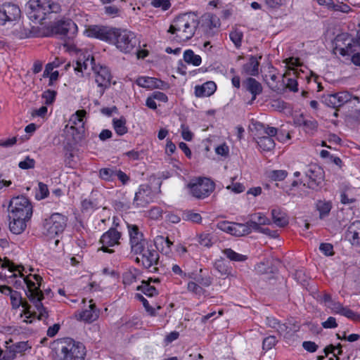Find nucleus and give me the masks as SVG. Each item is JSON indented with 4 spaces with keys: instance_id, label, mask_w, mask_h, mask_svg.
Masks as SVG:
<instances>
[{
    "instance_id": "ea45409f",
    "label": "nucleus",
    "mask_w": 360,
    "mask_h": 360,
    "mask_svg": "<svg viewBox=\"0 0 360 360\" xmlns=\"http://www.w3.org/2000/svg\"><path fill=\"white\" fill-rule=\"evenodd\" d=\"M243 37V32L238 30H234L229 34L230 39L232 41L236 48L240 47Z\"/></svg>"
},
{
    "instance_id": "f8f14e48",
    "label": "nucleus",
    "mask_w": 360,
    "mask_h": 360,
    "mask_svg": "<svg viewBox=\"0 0 360 360\" xmlns=\"http://www.w3.org/2000/svg\"><path fill=\"white\" fill-rule=\"evenodd\" d=\"M19 7L11 3H6L0 6V25H4L6 22L14 21L20 16Z\"/></svg>"
},
{
    "instance_id": "13d9d810",
    "label": "nucleus",
    "mask_w": 360,
    "mask_h": 360,
    "mask_svg": "<svg viewBox=\"0 0 360 360\" xmlns=\"http://www.w3.org/2000/svg\"><path fill=\"white\" fill-rule=\"evenodd\" d=\"M319 250L326 256L333 255V246L330 243H321Z\"/></svg>"
},
{
    "instance_id": "2f4dec72",
    "label": "nucleus",
    "mask_w": 360,
    "mask_h": 360,
    "mask_svg": "<svg viewBox=\"0 0 360 360\" xmlns=\"http://www.w3.org/2000/svg\"><path fill=\"white\" fill-rule=\"evenodd\" d=\"M137 290L141 291L148 297H153L158 295V290L156 288L151 285L148 281H143L141 285L136 288Z\"/></svg>"
},
{
    "instance_id": "603ef678",
    "label": "nucleus",
    "mask_w": 360,
    "mask_h": 360,
    "mask_svg": "<svg viewBox=\"0 0 360 360\" xmlns=\"http://www.w3.org/2000/svg\"><path fill=\"white\" fill-rule=\"evenodd\" d=\"M136 276L131 271H126L122 276V282L125 285H129L136 281Z\"/></svg>"
},
{
    "instance_id": "473e14b6",
    "label": "nucleus",
    "mask_w": 360,
    "mask_h": 360,
    "mask_svg": "<svg viewBox=\"0 0 360 360\" xmlns=\"http://www.w3.org/2000/svg\"><path fill=\"white\" fill-rule=\"evenodd\" d=\"M299 329V326L295 324H292L290 322L281 324L279 323L278 327L277 328V331L281 334L283 335L285 337L288 334H290L294 333Z\"/></svg>"
},
{
    "instance_id": "f704fd0d",
    "label": "nucleus",
    "mask_w": 360,
    "mask_h": 360,
    "mask_svg": "<svg viewBox=\"0 0 360 360\" xmlns=\"http://www.w3.org/2000/svg\"><path fill=\"white\" fill-rule=\"evenodd\" d=\"M255 269L257 271V273L260 274H267L269 273L270 274H275L277 271V269L274 266H270L269 265V262H262L259 264H257L255 266Z\"/></svg>"
},
{
    "instance_id": "1a4fd4ad",
    "label": "nucleus",
    "mask_w": 360,
    "mask_h": 360,
    "mask_svg": "<svg viewBox=\"0 0 360 360\" xmlns=\"http://www.w3.org/2000/svg\"><path fill=\"white\" fill-rule=\"evenodd\" d=\"M256 129L259 134L257 138V143L259 146L266 151L274 149L276 144L273 137L277 134V128L259 123L257 124Z\"/></svg>"
},
{
    "instance_id": "c9c22d12",
    "label": "nucleus",
    "mask_w": 360,
    "mask_h": 360,
    "mask_svg": "<svg viewBox=\"0 0 360 360\" xmlns=\"http://www.w3.org/2000/svg\"><path fill=\"white\" fill-rule=\"evenodd\" d=\"M331 207V204L329 202L319 200L316 202V209L319 212V217L321 219H323L326 216L328 215Z\"/></svg>"
},
{
    "instance_id": "9d476101",
    "label": "nucleus",
    "mask_w": 360,
    "mask_h": 360,
    "mask_svg": "<svg viewBox=\"0 0 360 360\" xmlns=\"http://www.w3.org/2000/svg\"><path fill=\"white\" fill-rule=\"evenodd\" d=\"M191 195L196 198L207 197L214 189V184L208 178H198L188 184Z\"/></svg>"
},
{
    "instance_id": "de8ad7c7",
    "label": "nucleus",
    "mask_w": 360,
    "mask_h": 360,
    "mask_svg": "<svg viewBox=\"0 0 360 360\" xmlns=\"http://www.w3.org/2000/svg\"><path fill=\"white\" fill-rule=\"evenodd\" d=\"M340 315H342L354 321H360V314L353 311L347 307L344 308Z\"/></svg>"
},
{
    "instance_id": "cd10ccee",
    "label": "nucleus",
    "mask_w": 360,
    "mask_h": 360,
    "mask_svg": "<svg viewBox=\"0 0 360 360\" xmlns=\"http://www.w3.org/2000/svg\"><path fill=\"white\" fill-rule=\"evenodd\" d=\"M9 296L13 308H18L21 305L26 311L30 312V305L26 301L22 300L19 292L13 290Z\"/></svg>"
},
{
    "instance_id": "393cba45",
    "label": "nucleus",
    "mask_w": 360,
    "mask_h": 360,
    "mask_svg": "<svg viewBox=\"0 0 360 360\" xmlns=\"http://www.w3.org/2000/svg\"><path fill=\"white\" fill-rule=\"evenodd\" d=\"M262 58V56H251L249 58V61L244 64L243 66V70L247 74L251 76H257L259 73V61Z\"/></svg>"
},
{
    "instance_id": "39448f33",
    "label": "nucleus",
    "mask_w": 360,
    "mask_h": 360,
    "mask_svg": "<svg viewBox=\"0 0 360 360\" xmlns=\"http://www.w3.org/2000/svg\"><path fill=\"white\" fill-rule=\"evenodd\" d=\"M27 15L34 22L44 24L43 21L51 13H59L61 6L51 0H30L26 4Z\"/></svg>"
},
{
    "instance_id": "c756f323",
    "label": "nucleus",
    "mask_w": 360,
    "mask_h": 360,
    "mask_svg": "<svg viewBox=\"0 0 360 360\" xmlns=\"http://www.w3.org/2000/svg\"><path fill=\"white\" fill-rule=\"evenodd\" d=\"M214 266L221 276H232L231 274V269L229 266L228 264L224 259L221 258L220 259H217L214 262Z\"/></svg>"
},
{
    "instance_id": "9b49d317",
    "label": "nucleus",
    "mask_w": 360,
    "mask_h": 360,
    "mask_svg": "<svg viewBox=\"0 0 360 360\" xmlns=\"http://www.w3.org/2000/svg\"><path fill=\"white\" fill-rule=\"evenodd\" d=\"M52 34L72 37L77 32V25L70 19H61L51 26Z\"/></svg>"
},
{
    "instance_id": "6e6552de",
    "label": "nucleus",
    "mask_w": 360,
    "mask_h": 360,
    "mask_svg": "<svg viewBox=\"0 0 360 360\" xmlns=\"http://www.w3.org/2000/svg\"><path fill=\"white\" fill-rule=\"evenodd\" d=\"M8 210L11 214L8 215L9 219L17 217L31 219L32 215V205L30 201L23 195L13 198L9 203Z\"/></svg>"
},
{
    "instance_id": "e433bc0d",
    "label": "nucleus",
    "mask_w": 360,
    "mask_h": 360,
    "mask_svg": "<svg viewBox=\"0 0 360 360\" xmlns=\"http://www.w3.org/2000/svg\"><path fill=\"white\" fill-rule=\"evenodd\" d=\"M297 123L299 124H303L307 132H312L315 131L318 126V123L315 120H304L302 117H300L297 120Z\"/></svg>"
},
{
    "instance_id": "72a5a7b5",
    "label": "nucleus",
    "mask_w": 360,
    "mask_h": 360,
    "mask_svg": "<svg viewBox=\"0 0 360 360\" xmlns=\"http://www.w3.org/2000/svg\"><path fill=\"white\" fill-rule=\"evenodd\" d=\"M222 252L231 261L243 262L247 259V256L237 253L231 248L224 249Z\"/></svg>"
},
{
    "instance_id": "4468645a",
    "label": "nucleus",
    "mask_w": 360,
    "mask_h": 360,
    "mask_svg": "<svg viewBox=\"0 0 360 360\" xmlns=\"http://www.w3.org/2000/svg\"><path fill=\"white\" fill-rule=\"evenodd\" d=\"M86 114V112L85 110H79L76 111L75 114L72 115L70 120L74 124L78 125V127L75 126L70 127V130L72 131L73 139L75 141H81L84 137V127L83 118L85 117Z\"/></svg>"
},
{
    "instance_id": "680f3d73",
    "label": "nucleus",
    "mask_w": 360,
    "mask_h": 360,
    "mask_svg": "<svg viewBox=\"0 0 360 360\" xmlns=\"http://www.w3.org/2000/svg\"><path fill=\"white\" fill-rule=\"evenodd\" d=\"M321 325L324 328H335L338 326L336 319L333 316L328 317L326 321L322 322Z\"/></svg>"
},
{
    "instance_id": "69168bd1",
    "label": "nucleus",
    "mask_w": 360,
    "mask_h": 360,
    "mask_svg": "<svg viewBox=\"0 0 360 360\" xmlns=\"http://www.w3.org/2000/svg\"><path fill=\"white\" fill-rule=\"evenodd\" d=\"M226 189L231 190L236 193H240L245 191V186L240 183L233 184L226 186Z\"/></svg>"
},
{
    "instance_id": "864d4df0",
    "label": "nucleus",
    "mask_w": 360,
    "mask_h": 360,
    "mask_svg": "<svg viewBox=\"0 0 360 360\" xmlns=\"http://www.w3.org/2000/svg\"><path fill=\"white\" fill-rule=\"evenodd\" d=\"M335 94L337 101L340 104V107L344 105L345 103L349 101L351 99V95L347 91L338 92Z\"/></svg>"
},
{
    "instance_id": "bf43d9fd",
    "label": "nucleus",
    "mask_w": 360,
    "mask_h": 360,
    "mask_svg": "<svg viewBox=\"0 0 360 360\" xmlns=\"http://www.w3.org/2000/svg\"><path fill=\"white\" fill-rule=\"evenodd\" d=\"M330 9L335 11H340V12L345 13H349V11L351 10L350 7L347 4H343V3H339L337 4H335L334 3H333V5H332Z\"/></svg>"
},
{
    "instance_id": "4d7b16f0",
    "label": "nucleus",
    "mask_w": 360,
    "mask_h": 360,
    "mask_svg": "<svg viewBox=\"0 0 360 360\" xmlns=\"http://www.w3.org/2000/svg\"><path fill=\"white\" fill-rule=\"evenodd\" d=\"M217 226L219 229L231 234L233 231V223L227 221H219Z\"/></svg>"
},
{
    "instance_id": "5701e85b",
    "label": "nucleus",
    "mask_w": 360,
    "mask_h": 360,
    "mask_svg": "<svg viewBox=\"0 0 360 360\" xmlns=\"http://www.w3.org/2000/svg\"><path fill=\"white\" fill-rule=\"evenodd\" d=\"M245 89L252 94V101L262 92V86L255 79L248 77L243 82Z\"/></svg>"
},
{
    "instance_id": "f257e3e1",
    "label": "nucleus",
    "mask_w": 360,
    "mask_h": 360,
    "mask_svg": "<svg viewBox=\"0 0 360 360\" xmlns=\"http://www.w3.org/2000/svg\"><path fill=\"white\" fill-rule=\"evenodd\" d=\"M0 266L1 269H8L11 273H13L9 277H17L18 275L24 278V282L27 285V290H25L26 295L31 302L33 303L36 311H33L32 315L37 316L38 319L42 320L47 318L48 312L46 308L41 303L44 299V295L41 290L42 278L37 274L33 275V278L36 283L30 280L28 277H24L22 271L24 267L22 265H15L12 261L7 257L4 259L0 257ZM2 276L0 273V278Z\"/></svg>"
},
{
    "instance_id": "6ab92c4d",
    "label": "nucleus",
    "mask_w": 360,
    "mask_h": 360,
    "mask_svg": "<svg viewBox=\"0 0 360 360\" xmlns=\"http://www.w3.org/2000/svg\"><path fill=\"white\" fill-rule=\"evenodd\" d=\"M136 84L147 89H164L167 84L163 81L155 77H140L136 79Z\"/></svg>"
},
{
    "instance_id": "8fccbe9b",
    "label": "nucleus",
    "mask_w": 360,
    "mask_h": 360,
    "mask_svg": "<svg viewBox=\"0 0 360 360\" xmlns=\"http://www.w3.org/2000/svg\"><path fill=\"white\" fill-rule=\"evenodd\" d=\"M285 170H274L270 172V178L274 181H282L287 176Z\"/></svg>"
},
{
    "instance_id": "37998d69",
    "label": "nucleus",
    "mask_w": 360,
    "mask_h": 360,
    "mask_svg": "<svg viewBox=\"0 0 360 360\" xmlns=\"http://www.w3.org/2000/svg\"><path fill=\"white\" fill-rule=\"evenodd\" d=\"M136 297L142 302L146 311L152 316L156 315L155 309L152 307L148 300L141 294H136Z\"/></svg>"
},
{
    "instance_id": "c03bdc74",
    "label": "nucleus",
    "mask_w": 360,
    "mask_h": 360,
    "mask_svg": "<svg viewBox=\"0 0 360 360\" xmlns=\"http://www.w3.org/2000/svg\"><path fill=\"white\" fill-rule=\"evenodd\" d=\"M277 340L275 336L269 335L265 338L262 342V349L268 351L276 345Z\"/></svg>"
},
{
    "instance_id": "49530a36",
    "label": "nucleus",
    "mask_w": 360,
    "mask_h": 360,
    "mask_svg": "<svg viewBox=\"0 0 360 360\" xmlns=\"http://www.w3.org/2000/svg\"><path fill=\"white\" fill-rule=\"evenodd\" d=\"M39 192L36 193V198L41 200L46 198L49 193L47 185L39 182Z\"/></svg>"
},
{
    "instance_id": "4be33fe9",
    "label": "nucleus",
    "mask_w": 360,
    "mask_h": 360,
    "mask_svg": "<svg viewBox=\"0 0 360 360\" xmlns=\"http://www.w3.org/2000/svg\"><path fill=\"white\" fill-rule=\"evenodd\" d=\"M346 236L352 245L360 247V221H354L348 227Z\"/></svg>"
},
{
    "instance_id": "2eb2a0df",
    "label": "nucleus",
    "mask_w": 360,
    "mask_h": 360,
    "mask_svg": "<svg viewBox=\"0 0 360 360\" xmlns=\"http://www.w3.org/2000/svg\"><path fill=\"white\" fill-rule=\"evenodd\" d=\"M110 70L105 67H101L99 70L95 72V82L100 88V95L102 96L105 90L110 87L111 81Z\"/></svg>"
},
{
    "instance_id": "052dcab7",
    "label": "nucleus",
    "mask_w": 360,
    "mask_h": 360,
    "mask_svg": "<svg viewBox=\"0 0 360 360\" xmlns=\"http://www.w3.org/2000/svg\"><path fill=\"white\" fill-rule=\"evenodd\" d=\"M187 288L188 291L197 295H200L203 292L202 288L193 281H191L188 283Z\"/></svg>"
},
{
    "instance_id": "7c9ffc66",
    "label": "nucleus",
    "mask_w": 360,
    "mask_h": 360,
    "mask_svg": "<svg viewBox=\"0 0 360 360\" xmlns=\"http://www.w3.org/2000/svg\"><path fill=\"white\" fill-rule=\"evenodd\" d=\"M112 124L115 132L119 136H122L127 132L126 119L124 117H121L120 119L114 118L112 120Z\"/></svg>"
},
{
    "instance_id": "aec40b11",
    "label": "nucleus",
    "mask_w": 360,
    "mask_h": 360,
    "mask_svg": "<svg viewBox=\"0 0 360 360\" xmlns=\"http://www.w3.org/2000/svg\"><path fill=\"white\" fill-rule=\"evenodd\" d=\"M272 222L278 227L283 228L289 223L288 214L280 207H276L271 210Z\"/></svg>"
},
{
    "instance_id": "f3484780",
    "label": "nucleus",
    "mask_w": 360,
    "mask_h": 360,
    "mask_svg": "<svg viewBox=\"0 0 360 360\" xmlns=\"http://www.w3.org/2000/svg\"><path fill=\"white\" fill-rule=\"evenodd\" d=\"M127 228L129 235L131 249L141 245L143 242L148 241L144 238L143 234L139 231V229L136 225L127 224Z\"/></svg>"
},
{
    "instance_id": "4c0bfd02",
    "label": "nucleus",
    "mask_w": 360,
    "mask_h": 360,
    "mask_svg": "<svg viewBox=\"0 0 360 360\" xmlns=\"http://www.w3.org/2000/svg\"><path fill=\"white\" fill-rule=\"evenodd\" d=\"M233 231L231 235L242 236L249 234V229L245 224L233 223Z\"/></svg>"
},
{
    "instance_id": "338daca9",
    "label": "nucleus",
    "mask_w": 360,
    "mask_h": 360,
    "mask_svg": "<svg viewBox=\"0 0 360 360\" xmlns=\"http://www.w3.org/2000/svg\"><path fill=\"white\" fill-rule=\"evenodd\" d=\"M198 242L201 245L205 247H210L212 245L211 239L208 234H201L199 236Z\"/></svg>"
},
{
    "instance_id": "0e129e2a",
    "label": "nucleus",
    "mask_w": 360,
    "mask_h": 360,
    "mask_svg": "<svg viewBox=\"0 0 360 360\" xmlns=\"http://www.w3.org/2000/svg\"><path fill=\"white\" fill-rule=\"evenodd\" d=\"M152 98L160 102L166 103L168 101L167 96L161 91H154L151 94Z\"/></svg>"
},
{
    "instance_id": "a211bd4d",
    "label": "nucleus",
    "mask_w": 360,
    "mask_h": 360,
    "mask_svg": "<svg viewBox=\"0 0 360 360\" xmlns=\"http://www.w3.org/2000/svg\"><path fill=\"white\" fill-rule=\"evenodd\" d=\"M150 193V189L148 186H140L139 191L135 193L134 205H135L137 207H146L150 202L148 199Z\"/></svg>"
},
{
    "instance_id": "412c9836",
    "label": "nucleus",
    "mask_w": 360,
    "mask_h": 360,
    "mask_svg": "<svg viewBox=\"0 0 360 360\" xmlns=\"http://www.w3.org/2000/svg\"><path fill=\"white\" fill-rule=\"evenodd\" d=\"M30 347L28 345L27 342H18L11 346L7 347V350L4 352L3 359L11 360L14 359L16 353H21L25 352Z\"/></svg>"
},
{
    "instance_id": "f03ea898",
    "label": "nucleus",
    "mask_w": 360,
    "mask_h": 360,
    "mask_svg": "<svg viewBox=\"0 0 360 360\" xmlns=\"http://www.w3.org/2000/svg\"><path fill=\"white\" fill-rule=\"evenodd\" d=\"M87 35L114 44L124 53H131L137 45L134 32L109 27L94 25L86 30Z\"/></svg>"
},
{
    "instance_id": "bb28decb",
    "label": "nucleus",
    "mask_w": 360,
    "mask_h": 360,
    "mask_svg": "<svg viewBox=\"0 0 360 360\" xmlns=\"http://www.w3.org/2000/svg\"><path fill=\"white\" fill-rule=\"evenodd\" d=\"M89 302V309H85L79 314V319L91 323L98 319L99 310L96 308V304L93 303V300H91Z\"/></svg>"
},
{
    "instance_id": "a878e982",
    "label": "nucleus",
    "mask_w": 360,
    "mask_h": 360,
    "mask_svg": "<svg viewBox=\"0 0 360 360\" xmlns=\"http://www.w3.org/2000/svg\"><path fill=\"white\" fill-rule=\"evenodd\" d=\"M216 89V84L212 81H209L201 86H196L195 87V95L197 97L210 96L214 93Z\"/></svg>"
},
{
    "instance_id": "b1692460",
    "label": "nucleus",
    "mask_w": 360,
    "mask_h": 360,
    "mask_svg": "<svg viewBox=\"0 0 360 360\" xmlns=\"http://www.w3.org/2000/svg\"><path fill=\"white\" fill-rule=\"evenodd\" d=\"M30 219L23 218V217H11V219H9V229L10 231L16 235L22 233L26 229L27 224L26 222L28 221Z\"/></svg>"
},
{
    "instance_id": "423d86ee",
    "label": "nucleus",
    "mask_w": 360,
    "mask_h": 360,
    "mask_svg": "<svg viewBox=\"0 0 360 360\" xmlns=\"http://www.w3.org/2000/svg\"><path fill=\"white\" fill-rule=\"evenodd\" d=\"M68 218L60 213H53L45 218L42 224V233L49 238L61 234L66 228Z\"/></svg>"
},
{
    "instance_id": "774afa93",
    "label": "nucleus",
    "mask_w": 360,
    "mask_h": 360,
    "mask_svg": "<svg viewBox=\"0 0 360 360\" xmlns=\"http://www.w3.org/2000/svg\"><path fill=\"white\" fill-rule=\"evenodd\" d=\"M215 152L217 155H220L222 156H226L229 154V147L226 145V143L221 144L215 148Z\"/></svg>"
},
{
    "instance_id": "20e7f679",
    "label": "nucleus",
    "mask_w": 360,
    "mask_h": 360,
    "mask_svg": "<svg viewBox=\"0 0 360 360\" xmlns=\"http://www.w3.org/2000/svg\"><path fill=\"white\" fill-rule=\"evenodd\" d=\"M199 25V20L194 13H186L176 17L169 26L168 32L176 34L180 41L191 39Z\"/></svg>"
},
{
    "instance_id": "c85d7f7f",
    "label": "nucleus",
    "mask_w": 360,
    "mask_h": 360,
    "mask_svg": "<svg viewBox=\"0 0 360 360\" xmlns=\"http://www.w3.org/2000/svg\"><path fill=\"white\" fill-rule=\"evenodd\" d=\"M184 60L188 64H192L194 66H199L202 59L199 55H196L191 49L186 50L184 53Z\"/></svg>"
},
{
    "instance_id": "3c124183",
    "label": "nucleus",
    "mask_w": 360,
    "mask_h": 360,
    "mask_svg": "<svg viewBox=\"0 0 360 360\" xmlns=\"http://www.w3.org/2000/svg\"><path fill=\"white\" fill-rule=\"evenodd\" d=\"M56 96V91L48 89L43 93L42 98L45 99L46 105H50L55 101Z\"/></svg>"
},
{
    "instance_id": "09e8293b",
    "label": "nucleus",
    "mask_w": 360,
    "mask_h": 360,
    "mask_svg": "<svg viewBox=\"0 0 360 360\" xmlns=\"http://www.w3.org/2000/svg\"><path fill=\"white\" fill-rule=\"evenodd\" d=\"M151 5L155 8H161L163 11L168 10L171 6L169 0H153Z\"/></svg>"
},
{
    "instance_id": "a19ab883",
    "label": "nucleus",
    "mask_w": 360,
    "mask_h": 360,
    "mask_svg": "<svg viewBox=\"0 0 360 360\" xmlns=\"http://www.w3.org/2000/svg\"><path fill=\"white\" fill-rule=\"evenodd\" d=\"M182 218L186 221H191L195 223H200L202 217L199 213H195L192 211H185L183 213Z\"/></svg>"
},
{
    "instance_id": "6e6d98bb",
    "label": "nucleus",
    "mask_w": 360,
    "mask_h": 360,
    "mask_svg": "<svg viewBox=\"0 0 360 360\" xmlns=\"http://www.w3.org/2000/svg\"><path fill=\"white\" fill-rule=\"evenodd\" d=\"M327 307L331 309L333 313L341 314L345 307L339 302L333 301L330 304H327Z\"/></svg>"
},
{
    "instance_id": "5fc2aeb1",
    "label": "nucleus",
    "mask_w": 360,
    "mask_h": 360,
    "mask_svg": "<svg viewBox=\"0 0 360 360\" xmlns=\"http://www.w3.org/2000/svg\"><path fill=\"white\" fill-rule=\"evenodd\" d=\"M335 94L337 101L340 104V107L344 105L345 103L349 101L351 99V95L347 91L338 92Z\"/></svg>"
},
{
    "instance_id": "7ed1b4c3",
    "label": "nucleus",
    "mask_w": 360,
    "mask_h": 360,
    "mask_svg": "<svg viewBox=\"0 0 360 360\" xmlns=\"http://www.w3.org/2000/svg\"><path fill=\"white\" fill-rule=\"evenodd\" d=\"M53 356L58 360H84L85 346L70 338H60L51 345Z\"/></svg>"
},
{
    "instance_id": "dca6fc26",
    "label": "nucleus",
    "mask_w": 360,
    "mask_h": 360,
    "mask_svg": "<svg viewBox=\"0 0 360 360\" xmlns=\"http://www.w3.org/2000/svg\"><path fill=\"white\" fill-rule=\"evenodd\" d=\"M306 177L308 181L307 184L304 183V186L311 189H316L323 181V172L321 168L314 167L307 172Z\"/></svg>"
},
{
    "instance_id": "79ce46f5",
    "label": "nucleus",
    "mask_w": 360,
    "mask_h": 360,
    "mask_svg": "<svg viewBox=\"0 0 360 360\" xmlns=\"http://www.w3.org/2000/svg\"><path fill=\"white\" fill-rule=\"evenodd\" d=\"M117 170L110 168H103L100 169V177L106 181H112L113 177L115 176Z\"/></svg>"
},
{
    "instance_id": "58836bf2",
    "label": "nucleus",
    "mask_w": 360,
    "mask_h": 360,
    "mask_svg": "<svg viewBox=\"0 0 360 360\" xmlns=\"http://www.w3.org/2000/svg\"><path fill=\"white\" fill-rule=\"evenodd\" d=\"M322 102L327 106L337 108L340 107V104L337 101V97L335 94H331L328 95H324L322 97Z\"/></svg>"
},
{
    "instance_id": "e2e57ef3",
    "label": "nucleus",
    "mask_w": 360,
    "mask_h": 360,
    "mask_svg": "<svg viewBox=\"0 0 360 360\" xmlns=\"http://www.w3.org/2000/svg\"><path fill=\"white\" fill-rule=\"evenodd\" d=\"M303 348L309 352H314L318 349V345L311 341H304L302 343Z\"/></svg>"
},
{
    "instance_id": "a18cd8bd",
    "label": "nucleus",
    "mask_w": 360,
    "mask_h": 360,
    "mask_svg": "<svg viewBox=\"0 0 360 360\" xmlns=\"http://www.w3.org/2000/svg\"><path fill=\"white\" fill-rule=\"evenodd\" d=\"M18 167L22 169H33L35 167V160L27 156L24 160L18 163Z\"/></svg>"
},
{
    "instance_id": "ddd939ff",
    "label": "nucleus",
    "mask_w": 360,
    "mask_h": 360,
    "mask_svg": "<svg viewBox=\"0 0 360 360\" xmlns=\"http://www.w3.org/2000/svg\"><path fill=\"white\" fill-rule=\"evenodd\" d=\"M120 238L121 233L115 228H110L102 235L100 239V243L103 245L101 250L108 253L114 252L113 250L109 249L108 248L118 245Z\"/></svg>"
},
{
    "instance_id": "0eeeda50",
    "label": "nucleus",
    "mask_w": 360,
    "mask_h": 360,
    "mask_svg": "<svg viewBox=\"0 0 360 360\" xmlns=\"http://www.w3.org/2000/svg\"><path fill=\"white\" fill-rule=\"evenodd\" d=\"M131 251L140 256L136 258V262H141V264L146 269H149L158 262L159 254L148 241L142 243L141 245L131 249Z\"/></svg>"
}]
</instances>
